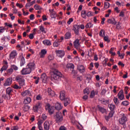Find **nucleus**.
Masks as SVG:
<instances>
[{"label": "nucleus", "instance_id": "39448f33", "mask_svg": "<svg viewBox=\"0 0 130 130\" xmlns=\"http://www.w3.org/2000/svg\"><path fill=\"white\" fill-rule=\"evenodd\" d=\"M31 72H32L31 69L26 67V68H24L22 69V70L21 71V74L23 75H29V74L31 73Z\"/></svg>", "mask_w": 130, "mask_h": 130}, {"label": "nucleus", "instance_id": "bf43d9fd", "mask_svg": "<svg viewBox=\"0 0 130 130\" xmlns=\"http://www.w3.org/2000/svg\"><path fill=\"white\" fill-rule=\"evenodd\" d=\"M74 21V19H73V18H71L69 19L68 21L67 22V24L68 25H71V23H72V22Z\"/></svg>", "mask_w": 130, "mask_h": 130}, {"label": "nucleus", "instance_id": "cd10ccee", "mask_svg": "<svg viewBox=\"0 0 130 130\" xmlns=\"http://www.w3.org/2000/svg\"><path fill=\"white\" fill-rule=\"evenodd\" d=\"M43 44L46 46H50L51 45V42L49 40H45L43 41Z\"/></svg>", "mask_w": 130, "mask_h": 130}, {"label": "nucleus", "instance_id": "a878e982", "mask_svg": "<svg viewBox=\"0 0 130 130\" xmlns=\"http://www.w3.org/2000/svg\"><path fill=\"white\" fill-rule=\"evenodd\" d=\"M66 99V91H61L60 92V100H64Z\"/></svg>", "mask_w": 130, "mask_h": 130}, {"label": "nucleus", "instance_id": "774afa93", "mask_svg": "<svg viewBox=\"0 0 130 130\" xmlns=\"http://www.w3.org/2000/svg\"><path fill=\"white\" fill-rule=\"evenodd\" d=\"M59 130H67V128L64 126H61Z\"/></svg>", "mask_w": 130, "mask_h": 130}, {"label": "nucleus", "instance_id": "a18cd8bd", "mask_svg": "<svg viewBox=\"0 0 130 130\" xmlns=\"http://www.w3.org/2000/svg\"><path fill=\"white\" fill-rule=\"evenodd\" d=\"M12 92H13V89H12L10 87H8L6 89L7 94H9L10 95H11V93H12Z\"/></svg>", "mask_w": 130, "mask_h": 130}, {"label": "nucleus", "instance_id": "6e6552de", "mask_svg": "<svg viewBox=\"0 0 130 130\" xmlns=\"http://www.w3.org/2000/svg\"><path fill=\"white\" fill-rule=\"evenodd\" d=\"M42 104L40 102H38L33 107L34 112H37L41 108Z\"/></svg>", "mask_w": 130, "mask_h": 130}, {"label": "nucleus", "instance_id": "864d4df0", "mask_svg": "<svg viewBox=\"0 0 130 130\" xmlns=\"http://www.w3.org/2000/svg\"><path fill=\"white\" fill-rule=\"evenodd\" d=\"M11 68L13 70H14V71H18V70H19V68L16 65H12Z\"/></svg>", "mask_w": 130, "mask_h": 130}, {"label": "nucleus", "instance_id": "c756f323", "mask_svg": "<svg viewBox=\"0 0 130 130\" xmlns=\"http://www.w3.org/2000/svg\"><path fill=\"white\" fill-rule=\"evenodd\" d=\"M64 106L67 107L71 103V100L69 98H65L64 100Z\"/></svg>", "mask_w": 130, "mask_h": 130}, {"label": "nucleus", "instance_id": "2f4dec72", "mask_svg": "<svg viewBox=\"0 0 130 130\" xmlns=\"http://www.w3.org/2000/svg\"><path fill=\"white\" fill-rule=\"evenodd\" d=\"M42 123H43V121H42V120H39L38 122V127L39 129H43V127H42Z\"/></svg>", "mask_w": 130, "mask_h": 130}, {"label": "nucleus", "instance_id": "dca6fc26", "mask_svg": "<svg viewBox=\"0 0 130 130\" xmlns=\"http://www.w3.org/2000/svg\"><path fill=\"white\" fill-rule=\"evenodd\" d=\"M47 53V50L45 49H43L41 50V52H40V56L41 58H44V57H45V55Z\"/></svg>", "mask_w": 130, "mask_h": 130}, {"label": "nucleus", "instance_id": "7ed1b4c3", "mask_svg": "<svg viewBox=\"0 0 130 130\" xmlns=\"http://www.w3.org/2000/svg\"><path fill=\"white\" fill-rule=\"evenodd\" d=\"M46 110L48 111L49 114H53L54 113V107H51L50 104H48L46 105L45 107Z\"/></svg>", "mask_w": 130, "mask_h": 130}, {"label": "nucleus", "instance_id": "49530a36", "mask_svg": "<svg viewBox=\"0 0 130 130\" xmlns=\"http://www.w3.org/2000/svg\"><path fill=\"white\" fill-rule=\"evenodd\" d=\"M104 35H105V31H104L103 29H102L99 33V36L101 37H103Z\"/></svg>", "mask_w": 130, "mask_h": 130}, {"label": "nucleus", "instance_id": "7c9ffc66", "mask_svg": "<svg viewBox=\"0 0 130 130\" xmlns=\"http://www.w3.org/2000/svg\"><path fill=\"white\" fill-rule=\"evenodd\" d=\"M31 103V98L30 97L26 98L23 101L24 104H29V103Z\"/></svg>", "mask_w": 130, "mask_h": 130}, {"label": "nucleus", "instance_id": "e2e57ef3", "mask_svg": "<svg viewBox=\"0 0 130 130\" xmlns=\"http://www.w3.org/2000/svg\"><path fill=\"white\" fill-rule=\"evenodd\" d=\"M34 35H35V33L34 32L33 34H30L29 36V39H33L34 38Z\"/></svg>", "mask_w": 130, "mask_h": 130}, {"label": "nucleus", "instance_id": "58836bf2", "mask_svg": "<svg viewBox=\"0 0 130 130\" xmlns=\"http://www.w3.org/2000/svg\"><path fill=\"white\" fill-rule=\"evenodd\" d=\"M110 7V4L108 2H105L104 3V8L105 9H109Z\"/></svg>", "mask_w": 130, "mask_h": 130}, {"label": "nucleus", "instance_id": "5701e85b", "mask_svg": "<svg viewBox=\"0 0 130 130\" xmlns=\"http://www.w3.org/2000/svg\"><path fill=\"white\" fill-rule=\"evenodd\" d=\"M41 79L43 83H46L47 82V76L46 74L43 73L41 76Z\"/></svg>", "mask_w": 130, "mask_h": 130}, {"label": "nucleus", "instance_id": "f8f14e48", "mask_svg": "<svg viewBox=\"0 0 130 130\" xmlns=\"http://www.w3.org/2000/svg\"><path fill=\"white\" fill-rule=\"evenodd\" d=\"M67 68L68 69L71 70L72 71V74H76V71L74 70V69H75V65L72 63H70L67 64Z\"/></svg>", "mask_w": 130, "mask_h": 130}, {"label": "nucleus", "instance_id": "c03bdc74", "mask_svg": "<svg viewBox=\"0 0 130 130\" xmlns=\"http://www.w3.org/2000/svg\"><path fill=\"white\" fill-rule=\"evenodd\" d=\"M86 16L88 18L90 17H92L93 16H94V13L92 12L91 11H89V12L87 13Z\"/></svg>", "mask_w": 130, "mask_h": 130}, {"label": "nucleus", "instance_id": "603ef678", "mask_svg": "<svg viewBox=\"0 0 130 130\" xmlns=\"http://www.w3.org/2000/svg\"><path fill=\"white\" fill-rule=\"evenodd\" d=\"M40 30L43 33H46V31H45V29H44V27L42 25L40 26Z\"/></svg>", "mask_w": 130, "mask_h": 130}, {"label": "nucleus", "instance_id": "20e7f679", "mask_svg": "<svg viewBox=\"0 0 130 130\" xmlns=\"http://www.w3.org/2000/svg\"><path fill=\"white\" fill-rule=\"evenodd\" d=\"M55 119L57 122H61V121H62L63 118L62 117V114H61L60 112H58L56 113Z\"/></svg>", "mask_w": 130, "mask_h": 130}, {"label": "nucleus", "instance_id": "37998d69", "mask_svg": "<svg viewBox=\"0 0 130 130\" xmlns=\"http://www.w3.org/2000/svg\"><path fill=\"white\" fill-rule=\"evenodd\" d=\"M83 92H84V94H85V95H88V94H90V90L88 88H85Z\"/></svg>", "mask_w": 130, "mask_h": 130}, {"label": "nucleus", "instance_id": "9d476101", "mask_svg": "<svg viewBox=\"0 0 130 130\" xmlns=\"http://www.w3.org/2000/svg\"><path fill=\"white\" fill-rule=\"evenodd\" d=\"M17 55L18 53L17 52V50H13L10 53L9 58L10 59H14V58L17 57Z\"/></svg>", "mask_w": 130, "mask_h": 130}, {"label": "nucleus", "instance_id": "72a5a7b5", "mask_svg": "<svg viewBox=\"0 0 130 130\" xmlns=\"http://www.w3.org/2000/svg\"><path fill=\"white\" fill-rule=\"evenodd\" d=\"M114 114V113L113 111H111L109 114V115L108 116H106L105 118L107 120H108V119H109V118H111V117H112V116H113V115Z\"/></svg>", "mask_w": 130, "mask_h": 130}, {"label": "nucleus", "instance_id": "c85d7f7f", "mask_svg": "<svg viewBox=\"0 0 130 130\" xmlns=\"http://www.w3.org/2000/svg\"><path fill=\"white\" fill-rule=\"evenodd\" d=\"M61 42V40L60 39H57L55 41V42L53 43V46L54 47H58V46L59 45V43Z\"/></svg>", "mask_w": 130, "mask_h": 130}, {"label": "nucleus", "instance_id": "4be33fe9", "mask_svg": "<svg viewBox=\"0 0 130 130\" xmlns=\"http://www.w3.org/2000/svg\"><path fill=\"white\" fill-rule=\"evenodd\" d=\"M50 124L48 121H46L44 123V128L45 130H49Z\"/></svg>", "mask_w": 130, "mask_h": 130}, {"label": "nucleus", "instance_id": "680f3d73", "mask_svg": "<svg viewBox=\"0 0 130 130\" xmlns=\"http://www.w3.org/2000/svg\"><path fill=\"white\" fill-rule=\"evenodd\" d=\"M5 29L3 27H0V34H2L5 32Z\"/></svg>", "mask_w": 130, "mask_h": 130}, {"label": "nucleus", "instance_id": "f03ea898", "mask_svg": "<svg viewBox=\"0 0 130 130\" xmlns=\"http://www.w3.org/2000/svg\"><path fill=\"white\" fill-rule=\"evenodd\" d=\"M16 81L18 82L20 87H23V86H25V79H24V77L22 76H18L16 77Z\"/></svg>", "mask_w": 130, "mask_h": 130}, {"label": "nucleus", "instance_id": "6e6d98bb", "mask_svg": "<svg viewBox=\"0 0 130 130\" xmlns=\"http://www.w3.org/2000/svg\"><path fill=\"white\" fill-rule=\"evenodd\" d=\"M59 25H62V26L66 25V24H67V22H66V21L63 20L62 21H59Z\"/></svg>", "mask_w": 130, "mask_h": 130}, {"label": "nucleus", "instance_id": "412c9836", "mask_svg": "<svg viewBox=\"0 0 130 130\" xmlns=\"http://www.w3.org/2000/svg\"><path fill=\"white\" fill-rule=\"evenodd\" d=\"M117 96L120 100H123L124 99V94H123V91L120 90L118 92Z\"/></svg>", "mask_w": 130, "mask_h": 130}, {"label": "nucleus", "instance_id": "e433bc0d", "mask_svg": "<svg viewBox=\"0 0 130 130\" xmlns=\"http://www.w3.org/2000/svg\"><path fill=\"white\" fill-rule=\"evenodd\" d=\"M108 107L110 109V110H111V111H113V110L115 109V105L112 104H110L108 105Z\"/></svg>", "mask_w": 130, "mask_h": 130}, {"label": "nucleus", "instance_id": "de8ad7c7", "mask_svg": "<svg viewBox=\"0 0 130 130\" xmlns=\"http://www.w3.org/2000/svg\"><path fill=\"white\" fill-rule=\"evenodd\" d=\"M77 28H78V29L80 28L82 30H84V29H85V25H84V24L77 25Z\"/></svg>", "mask_w": 130, "mask_h": 130}, {"label": "nucleus", "instance_id": "052dcab7", "mask_svg": "<svg viewBox=\"0 0 130 130\" xmlns=\"http://www.w3.org/2000/svg\"><path fill=\"white\" fill-rule=\"evenodd\" d=\"M13 88H14V89H21V86H19L18 85L15 84L13 86Z\"/></svg>", "mask_w": 130, "mask_h": 130}, {"label": "nucleus", "instance_id": "393cba45", "mask_svg": "<svg viewBox=\"0 0 130 130\" xmlns=\"http://www.w3.org/2000/svg\"><path fill=\"white\" fill-rule=\"evenodd\" d=\"M81 17L83 19H85V20L87 19V12L86 11V10H82L81 11Z\"/></svg>", "mask_w": 130, "mask_h": 130}, {"label": "nucleus", "instance_id": "ea45409f", "mask_svg": "<svg viewBox=\"0 0 130 130\" xmlns=\"http://www.w3.org/2000/svg\"><path fill=\"white\" fill-rule=\"evenodd\" d=\"M121 105L123 106H127L129 105V102L127 101H125L121 103Z\"/></svg>", "mask_w": 130, "mask_h": 130}, {"label": "nucleus", "instance_id": "5fc2aeb1", "mask_svg": "<svg viewBox=\"0 0 130 130\" xmlns=\"http://www.w3.org/2000/svg\"><path fill=\"white\" fill-rule=\"evenodd\" d=\"M99 109L100 110V111H101V112H102V113H104V112H106V110H105V109L102 108V107H99Z\"/></svg>", "mask_w": 130, "mask_h": 130}, {"label": "nucleus", "instance_id": "13d9d810", "mask_svg": "<svg viewBox=\"0 0 130 130\" xmlns=\"http://www.w3.org/2000/svg\"><path fill=\"white\" fill-rule=\"evenodd\" d=\"M19 129V127L18 126H13L11 127V130H18Z\"/></svg>", "mask_w": 130, "mask_h": 130}, {"label": "nucleus", "instance_id": "4c0bfd02", "mask_svg": "<svg viewBox=\"0 0 130 130\" xmlns=\"http://www.w3.org/2000/svg\"><path fill=\"white\" fill-rule=\"evenodd\" d=\"M48 93L49 95H54V91L53 90H51V88H48Z\"/></svg>", "mask_w": 130, "mask_h": 130}, {"label": "nucleus", "instance_id": "0eeeda50", "mask_svg": "<svg viewBox=\"0 0 130 130\" xmlns=\"http://www.w3.org/2000/svg\"><path fill=\"white\" fill-rule=\"evenodd\" d=\"M126 121H127V117H126L124 114H123V116L119 119L120 124H125V123H126Z\"/></svg>", "mask_w": 130, "mask_h": 130}, {"label": "nucleus", "instance_id": "2eb2a0df", "mask_svg": "<svg viewBox=\"0 0 130 130\" xmlns=\"http://www.w3.org/2000/svg\"><path fill=\"white\" fill-rule=\"evenodd\" d=\"M28 69H30V71H32L33 70H35L36 68V66H35V63L34 62H29L27 65L26 66Z\"/></svg>", "mask_w": 130, "mask_h": 130}, {"label": "nucleus", "instance_id": "ddd939ff", "mask_svg": "<svg viewBox=\"0 0 130 130\" xmlns=\"http://www.w3.org/2000/svg\"><path fill=\"white\" fill-rule=\"evenodd\" d=\"M49 11L50 14V17L52 19H55L56 18V16H57V14H56V12L54 11V9H49Z\"/></svg>", "mask_w": 130, "mask_h": 130}, {"label": "nucleus", "instance_id": "bb28decb", "mask_svg": "<svg viewBox=\"0 0 130 130\" xmlns=\"http://www.w3.org/2000/svg\"><path fill=\"white\" fill-rule=\"evenodd\" d=\"M22 96H23V97H25V96H31V93H30V91L27 90L24 91H23L21 93Z\"/></svg>", "mask_w": 130, "mask_h": 130}, {"label": "nucleus", "instance_id": "473e14b6", "mask_svg": "<svg viewBox=\"0 0 130 130\" xmlns=\"http://www.w3.org/2000/svg\"><path fill=\"white\" fill-rule=\"evenodd\" d=\"M3 98L6 100H10L11 99V94L7 93L6 94H3L2 95Z\"/></svg>", "mask_w": 130, "mask_h": 130}, {"label": "nucleus", "instance_id": "79ce46f5", "mask_svg": "<svg viewBox=\"0 0 130 130\" xmlns=\"http://www.w3.org/2000/svg\"><path fill=\"white\" fill-rule=\"evenodd\" d=\"M113 101L115 104H116V105H118V104H119V101H118V99H117V98L116 97H114Z\"/></svg>", "mask_w": 130, "mask_h": 130}, {"label": "nucleus", "instance_id": "0e129e2a", "mask_svg": "<svg viewBox=\"0 0 130 130\" xmlns=\"http://www.w3.org/2000/svg\"><path fill=\"white\" fill-rule=\"evenodd\" d=\"M119 17H121L122 18H123L124 17V12L121 11L119 14Z\"/></svg>", "mask_w": 130, "mask_h": 130}, {"label": "nucleus", "instance_id": "a19ab883", "mask_svg": "<svg viewBox=\"0 0 130 130\" xmlns=\"http://www.w3.org/2000/svg\"><path fill=\"white\" fill-rule=\"evenodd\" d=\"M93 26V24H92L91 22H89V23H87V24L85 25V28H92Z\"/></svg>", "mask_w": 130, "mask_h": 130}, {"label": "nucleus", "instance_id": "b1692460", "mask_svg": "<svg viewBox=\"0 0 130 130\" xmlns=\"http://www.w3.org/2000/svg\"><path fill=\"white\" fill-rule=\"evenodd\" d=\"M78 27V24H75L73 26V30L75 32V34H76V35H79V27Z\"/></svg>", "mask_w": 130, "mask_h": 130}, {"label": "nucleus", "instance_id": "69168bd1", "mask_svg": "<svg viewBox=\"0 0 130 130\" xmlns=\"http://www.w3.org/2000/svg\"><path fill=\"white\" fill-rule=\"evenodd\" d=\"M42 99V96L40 94L38 95L36 97L37 100H41Z\"/></svg>", "mask_w": 130, "mask_h": 130}, {"label": "nucleus", "instance_id": "09e8293b", "mask_svg": "<svg viewBox=\"0 0 130 130\" xmlns=\"http://www.w3.org/2000/svg\"><path fill=\"white\" fill-rule=\"evenodd\" d=\"M106 92H107L106 89H102V91L101 92V95L102 96H105V94H106Z\"/></svg>", "mask_w": 130, "mask_h": 130}, {"label": "nucleus", "instance_id": "f704fd0d", "mask_svg": "<svg viewBox=\"0 0 130 130\" xmlns=\"http://www.w3.org/2000/svg\"><path fill=\"white\" fill-rule=\"evenodd\" d=\"M34 8L36 11H41V10H42L41 7L37 4L35 5Z\"/></svg>", "mask_w": 130, "mask_h": 130}, {"label": "nucleus", "instance_id": "8fccbe9b", "mask_svg": "<svg viewBox=\"0 0 130 130\" xmlns=\"http://www.w3.org/2000/svg\"><path fill=\"white\" fill-rule=\"evenodd\" d=\"M114 49V48H111V49L110 50V51H109V53L110 54H111V55H113V56L115 55V52H113V51H112Z\"/></svg>", "mask_w": 130, "mask_h": 130}, {"label": "nucleus", "instance_id": "f3484780", "mask_svg": "<svg viewBox=\"0 0 130 130\" xmlns=\"http://www.w3.org/2000/svg\"><path fill=\"white\" fill-rule=\"evenodd\" d=\"M12 78H7L5 83L4 84V86L5 87H8V86H11L12 85Z\"/></svg>", "mask_w": 130, "mask_h": 130}, {"label": "nucleus", "instance_id": "f257e3e1", "mask_svg": "<svg viewBox=\"0 0 130 130\" xmlns=\"http://www.w3.org/2000/svg\"><path fill=\"white\" fill-rule=\"evenodd\" d=\"M62 77V74L57 69H54L51 74V80L52 82L56 83Z\"/></svg>", "mask_w": 130, "mask_h": 130}, {"label": "nucleus", "instance_id": "4d7b16f0", "mask_svg": "<svg viewBox=\"0 0 130 130\" xmlns=\"http://www.w3.org/2000/svg\"><path fill=\"white\" fill-rule=\"evenodd\" d=\"M104 40L106 41V42H110V40L108 38V37L104 36Z\"/></svg>", "mask_w": 130, "mask_h": 130}, {"label": "nucleus", "instance_id": "c9c22d12", "mask_svg": "<svg viewBox=\"0 0 130 130\" xmlns=\"http://www.w3.org/2000/svg\"><path fill=\"white\" fill-rule=\"evenodd\" d=\"M72 37V34L70 32H67L65 34V39H70Z\"/></svg>", "mask_w": 130, "mask_h": 130}, {"label": "nucleus", "instance_id": "4468645a", "mask_svg": "<svg viewBox=\"0 0 130 130\" xmlns=\"http://www.w3.org/2000/svg\"><path fill=\"white\" fill-rule=\"evenodd\" d=\"M77 70L81 74H83L86 71V67L83 65H79L78 66Z\"/></svg>", "mask_w": 130, "mask_h": 130}, {"label": "nucleus", "instance_id": "338daca9", "mask_svg": "<svg viewBox=\"0 0 130 130\" xmlns=\"http://www.w3.org/2000/svg\"><path fill=\"white\" fill-rule=\"evenodd\" d=\"M48 58L49 60H52L54 58V57H53V56L50 55L48 56Z\"/></svg>", "mask_w": 130, "mask_h": 130}, {"label": "nucleus", "instance_id": "423d86ee", "mask_svg": "<svg viewBox=\"0 0 130 130\" xmlns=\"http://www.w3.org/2000/svg\"><path fill=\"white\" fill-rule=\"evenodd\" d=\"M3 64V66L0 70L1 73H3L4 71H7V70H8V68H9L8 61L4 60Z\"/></svg>", "mask_w": 130, "mask_h": 130}, {"label": "nucleus", "instance_id": "6ab92c4d", "mask_svg": "<svg viewBox=\"0 0 130 130\" xmlns=\"http://www.w3.org/2000/svg\"><path fill=\"white\" fill-rule=\"evenodd\" d=\"M20 58V67H23L26 63V61L25 60V57L23 56V54L19 57Z\"/></svg>", "mask_w": 130, "mask_h": 130}, {"label": "nucleus", "instance_id": "aec40b11", "mask_svg": "<svg viewBox=\"0 0 130 130\" xmlns=\"http://www.w3.org/2000/svg\"><path fill=\"white\" fill-rule=\"evenodd\" d=\"M55 108L56 110L59 111L62 109V106H61V104L59 102H57L55 104Z\"/></svg>", "mask_w": 130, "mask_h": 130}, {"label": "nucleus", "instance_id": "3c124183", "mask_svg": "<svg viewBox=\"0 0 130 130\" xmlns=\"http://www.w3.org/2000/svg\"><path fill=\"white\" fill-rule=\"evenodd\" d=\"M95 96V91L94 90L91 91L90 95V98H94Z\"/></svg>", "mask_w": 130, "mask_h": 130}, {"label": "nucleus", "instance_id": "1a4fd4ad", "mask_svg": "<svg viewBox=\"0 0 130 130\" xmlns=\"http://www.w3.org/2000/svg\"><path fill=\"white\" fill-rule=\"evenodd\" d=\"M56 54L58 57L62 58L64 56L66 53L63 50H57L56 51Z\"/></svg>", "mask_w": 130, "mask_h": 130}, {"label": "nucleus", "instance_id": "9b49d317", "mask_svg": "<svg viewBox=\"0 0 130 130\" xmlns=\"http://www.w3.org/2000/svg\"><path fill=\"white\" fill-rule=\"evenodd\" d=\"M74 45L75 48L78 50H80V48L81 47V45L80 44V40L79 39H76L74 42Z\"/></svg>", "mask_w": 130, "mask_h": 130}, {"label": "nucleus", "instance_id": "a211bd4d", "mask_svg": "<svg viewBox=\"0 0 130 130\" xmlns=\"http://www.w3.org/2000/svg\"><path fill=\"white\" fill-rule=\"evenodd\" d=\"M107 22L108 24H112V25H116V24H117V22L115 20V18H114L108 19Z\"/></svg>", "mask_w": 130, "mask_h": 130}]
</instances>
